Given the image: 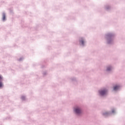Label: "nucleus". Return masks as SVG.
I'll return each instance as SVG.
<instances>
[{
	"label": "nucleus",
	"instance_id": "1",
	"mask_svg": "<svg viewBox=\"0 0 125 125\" xmlns=\"http://www.w3.org/2000/svg\"><path fill=\"white\" fill-rule=\"evenodd\" d=\"M100 94L101 95H105L107 93V90H103L99 91Z\"/></svg>",
	"mask_w": 125,
	"mask_h": 125
},
{
	"label": "nucleus",
	"instance_id": "2",
	"mask_svg": "<svg viewBox=\"0 0 125 125\" xmlns=\"http://www.w3.org/2000/svg\"><path fill=\"white\" fill-rule=\"evenodd\" d=\"M75 111L76 114H81L82 113V110L79 108H75Z\"/></svg>",
	"mask_w": 125,
	"mask_h": 125
},
{
	"label": "nucleus",
	"instance_id": "3",
	"mask_svg": "<svg viewBox=\"0 0 125 125\" xmlns=\"http://www.w3.org/2000/svg\"><path fill=\"white\" fill-rule=\"evenodd\" d=\"M119 88H120V86H115L114 87V90H117V89H119Z\"/></svg>",
	"mask_w": 125,
	"mask_h": 125
},
{
	"label": "nucleus",
	"instance_id": "4",
	"mask_svg": "<svg viewBox=\"0 0 125 125\" xmlns=\"http://www.w3.org/2000/svg\"><path fill=\"white\" fill-rule=\"evenodd\" d=\"M2 20L3 21H4V20H5V14H3V16H2Z\"/></svg>",
	"mask_w": 125,
	"mask_h": 125
},
{
	"label": "nucleus",
	"instance_id": "5",
	"mask_svg": "<svg viewBox=\"0 0 125 125\" xmlns=\"http://www.w3.org/2000/svg\"><path fill=\"white\" fill-rule=\"evenodd\" d=\"M3 86V84L2 82H0V87H2Z\"/></svg>",
	"mask_w": 125,
	"mask_h": 125
},
{
	"label": "nucleus",
	"instance_id": "6",
	"mask_svg": "<svg viewBox=\"0 0 125 125\" xmlns=\"http://www.w3.org/2000/svg\"><path fill=\"white\" fill-rule=\"evenodd\" d=\"M80 42L82 44H83L84 42L83 41V40H82L81 41H80Z\"/></svg>",
	"mask_w": 125,
	"mask_h": 125
},
{
	"label": "nucleus",
	"instance_id": "7",
	"mask_svg": "<svg viewBox=\"0 0 125 125\" xmlns=\"http://www.w3.org/2000/svg\"><path fill=\"white\" fill-rule=\"evenodd\" d=\"M111 70V67H107V71H110Z\"/></svg>",
	"mask_w": 125,
	"mask_h": 125
},
{
	"label": "nucleus",
	"instance_id": "8",
	"mask_svg": "<svg viewBox=\"0 0 125 125\" xmlns=\"http://www.w3.org/2000/svg\"><path fill=\"white\" fill-rule=\"evenodd\" d=\"M2 81V77L0 75V81Z\"/></svg>",
	"mask_w": 125,
	"mask_h": 125
},
{
	"label": "nucleus",
	"instance_id": "9",
	"mask_svg": "<svg viewBox=\"0 0 125 125\" xmlns=\"http://www.w3.org/2000/svg\"><path fill=\"white\" fill-rule=\"evenodd\" d=\"M112 113H115V110H112Z\"/></svg>",
	"mask_w": 125,
	"mask_h": 125
}]
</instances>
